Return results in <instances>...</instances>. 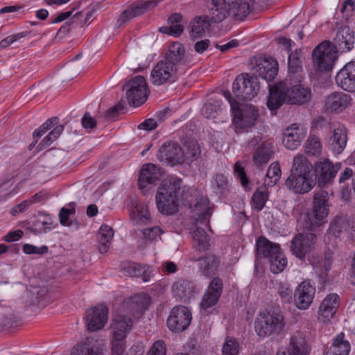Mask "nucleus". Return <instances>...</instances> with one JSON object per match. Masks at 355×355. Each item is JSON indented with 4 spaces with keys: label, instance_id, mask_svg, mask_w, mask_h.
<instances>
[{
    "label": "nucleus",
    "instance_id": "obj_20",
    "mask_svg": "<svg viewBox=\"0 0 355 355\" xmlns=\"http://www.w3.org/2000/svg\"><path fill=\"white\" fill-rule=\"evenodd\" d=\"M306 135V128L302 125L293 123L284 131L282 143L286 148L293 150L300 146L302 141Z\"/></svg>",
    "mask_w": 355,
    "mask_h": 355
},
{
    "label": "nucleus",
    "instance_id": "obj_55",
    "mask_svg": "<svg viewBox=\"0 0 355 355\" xmlns=\"http://www.w3.org/2000/svg\"><path fill=\"white\" fill-rule=\"evenodd\" d=\"M347 227V223L343 218H336L331 223L329 232L335 236H338Z\"/></svg>",
    "mask_w": 355,
    "mask_h": 355
},
{
    "label": "nucleus",
    "instance_id": "obj_11",
    "mask_svg": "<svg viewBox=\"0 0 355 355\" xmlns=\"http://www.w3.org/2000/svg\"><path fill=\"white\" fill-rule=\"evenodd\" d=\"M250 69L267 81L275 79L278 72V64L272 57L257 58L251 60Z\"/></svg>",
    "mask_w": 355,
    "mask_h": 355
},
{
    "label": "nucleus",
    "instance_id": "obj_8",
    "mask_svg": "<svg viewBox=\"0 0 355 355\" xmlns=\"http://www.w3.org/2000/svg\"><path fill=\"white\" fill-rule=\"evenodd\" d=\"M233 121L241 128L254 126L259 117V110L251 104L239 106V103H232Z\"/></svg>",
    "mask_w": 355,
    "mask_h": 355
},
{
    "label": "nucleus",
    "instance_id": "obj_58",
    "mask_svg": "<svg viewBox=\"0 0 355 355\" xmlns=\"http://www.w3.org/2000/svg\"><path fill=\"white\" fill-rule=\"evenodd\" d=\"M141 233L145 240L151 242L156 241L163 233V231L159 227L154 226L141 230Z\"/></svg>",
    "mask_w": 355,
    "mask_h": 355
},
{
    "label": "nucleus",
    "instance_id": "obj_43",
    "mask_svg": "<svg viewBox=\"0 0 355 355\" xmlns=\"http://www.w3.org/2000/svg\"><path fill=\"white\" fill-rule=\"evenodd\" d=\"M194 248L199 251H205L209 246V239L202 228L198 227L193 232Z\"/></svg>",
    "mask_w": 355,
    "mask_h": 355
},
{
    "label": "nucleus",
    "instance_id": "obj_57",
    "mask_svg": "<svg viewBox=\"0 0 355 355\" xmlns=\"http://www.w3.org/2000/svg\"><path fill=\"white\" fill-rule=\"evenodd\" d=\"M158 1L155 0L148 1L144 3H141L137 5L130 6L137 17L141 15L144 12L149 10L150 8L155 7Z\"/></svg>",
    "mask_w": 355,
    "mask_h": 355
},
{
    "label": "nucleus",
    "instance_id": "obj_35",
    "mask_svg": "<svg viewBox=\"0 0 355 355\" xmlns=\"http://www.w3.org/2000/svg\"><path fill=\"white\" fill-rule=\"evenodd\" d=\"M214 7L209 10L208 19L211 23H218L230 17L229 7L225 0H212Z\"/></svg>",
    "mask_w": 355,
    "mask_h": 355
},
{
    "label": "nucleus",
    "instance_id": "obj_52",
    "mask_svg": "<svg viewBox=\"0 0 355 355\" xmlns=\"http://www.w3.org/2000/svg\"><path fill=\"white\" fill-rule=\"evenodd\" d=\"M266 177L270 179L268 184H275L281 177V168L278 162L272 163L268 168Z\"/></svg>",
    "mask_w": 355,
    "mask_h": 355
},
{
    "label": "nucleus",
    "instance_id": "obj_36",
    "mask_svg": "<svg viewBox=\"0 0 355 355\" xmlns=\"http://www.w3.org/2000/svg\"><path fill=\"white\" fill-rule=\"evenodd\" d=\"M71 355H103L102 350L96 345V340L87 338L83 343L77 344Z\"/></svg>",
    "mask_w": 355,
    "mask_h": 355
},
{
    "label": "nucleus",
    "instance_id": "obj_62",
    "mask_svg": "<svg viewBox=\"0 0 355 355\" xmlns=\"http://www.w3.org/2000/svg\"><path fill=\"white\" fill-rule=\"evenodd\" d=\"M166 345L162 340H158L154 343L147 353V355H166Z\"/></svg>",
    "mask_w": 355,
    "mask_h": 355
},
{
    "label": "nucleus",
    "instance_id": "obj_53",
    "mask_svg": "<svg viewBox=\"0 0 355 355\" xmlns=\"http://www.w3.org/2000/svg\"><path fill=\"white\" fill-rule=\"evenodd\" d=\"M58 122L57 117H53L48 119L44 123H43L39 128L36 129L33 133V138L35 143L37 142V139L41 137L44 133L54 127Z\"/></svg>",
    "mask_w": 355,
    "mask_h": 355
},
{
    "label": "nucleus",
    "instance_id": "obj_12",
    "mask_svg": "<svg viewBox=\"0 0 355 355\" xmlns=\"http://www.w3.org/2000/svg\"><path fill=\"white\" fill-rule=\"evenodd\" d=\"M191 313L184 306H175L172 309L167 320V326L174 331L185 330L191 320Z\"/></svg>",
    "mask_w": 355,
    "mask_h": 355
},
{
    "label": "nucleus",
    "instance_id": "obj_9",
    "mask_svg": "<svg viewBox=\"0 0 355 355\" xmlns=\"http://www.w3.org/2000/svg\"><path fill=\"white\" fill-rule=\"evenodd\" d=\"M178 69L173 64L162 60L153 68L150 73V82L159 86L174 82L177 78Z\"/></svg>",
    "mask_w": 355,
    "mask_h": 355
},
{
    "label": "nucleus",
    "instance_id": "obj_48",
    "mask_svg": "<svg viewBox=\"0 0 355 355\" xmlns=\"http://www.w3.org/2000/svg\"><path fill=\"white\" fill-rule=\"evenodd\" d=\"M268 198V190L266 187H261L257 189L252 196L253 207L257 211L261 210Z\"/></svg>",
    "mask_w": 355,
    "mask_h": 355
},
{
    "label": "nucleus",
    "instance_id": "obj_56",
    "mask_svg": "<svg viewBox=\"0 0 355 355\" xmlns=\"http://www.w3.org/2000/svg\"><path fill=\"white\" fill-rule=\"evenodd\" d=\"M310 262L321 275H327L331 266V261L327 258L317 261L310 260Z\"/></svg>",
    "mask_w": 355,
    "mask_h": 355
},
{
    "label": "nucleus",
    "instance_id": "obj_47",
    "mask_svg": "<svg viewBox=\"0 0 355 355\" xmlns=\"http://www.w3.org/2000/svg\"><path fill=\"white\" fill-rule=\"evenodd\" d=\"M271 150L269 147L262 144L259 146L254 153L252 160L257 166L266 164L270 157Z\"/></svg>",
    "mask_w": 355,
    "mask_h": 355
},
{
    "label": "nucleus",
    "instance_id": "obj_59",
    "mask_svg": "<svg viewBox=\"0 0 355 355\" xmlns=\"http://www.w3.org/2000/svg\"><path fill=\"white\" fill-rule=\"evenodd\" d=\"M278 294L284 302H290L292 299L293 291L290 285L286 282H281L278 284Z\"/></svg>",
    "mask_w": 355,
    "mask_h": 355
},
{
    "label": "nucleus",
    "instance_id": "obj_61",
    "mask_svg": "<svg viewBox=\"0 0 355 355\" xmlns=\"http://www.w3.org/2000/svg\"><path fill=\"white\" fill-rule=\"evenodd\" d=\"M234 174L236 175V177L239 179L241 184L242 186L245 188H247V187L249 184L248 179L247 178L245 169L241 166V163L239 162H236L234 166Z\"/></svg>",
    "mask_w": 355,
    "mask_h": 355
},
{
    "label": "nucleus",
    "instance_id": "obj_22",
    "mask_svg": "<svg viewBox=\"0 0 355 355\" xmlns=\"http://www.w3.org/2000/svg\"><path fill=\"white\" fill-rule=\"evenodd\" d=\"M223 288L222 279L218 277H214L203 295L200 303L201 308L205 310L216 304L222 294Z\"/></svg>",
    "mask_w": 355,
    "mask_h": 355
},
{
    "label": "nucleus",
    "instance_id": "obj_32",
    "mask_svg": "<svg viewBox=\"0 0 355 355\" xmlns=\"http://www.w3.org/2000/svg\"><path fill=\"white\" fill-rule=\"evenodd\" d=\"M175 295L184 302L189 300L196 293L195 284L187 279H178L173 286Z\"/></svg>",
    "mask_w": 355,
    "mask_h": 355
},
{
    "label": "nucleus",
    "instance_id": "obj_24",
    "mask_svg": "<svg viewBox=\"0 0 355 355\" xmlns=\"http://www.w3.org/2000/svg\"><path fill=\"white\" fill-rule=\"evenodd\" d=\"M352 98L343 92H334L327 96L323 101L324 109L327 112H340L351 105Z\"/></svg>",
    "mask_w": 355,
    "mask_h": 355
},
{
    "label": "nucleus",
    "instance_id": "obj_40",
    "mask_svg": "<svg viewBox=\"0 0 355 355\" xmlns=\"http://www.w3.org/2000/svg\"><path fill=\"white\" fill-rule=\"evenodd\" d=\"M198 261L200 270L205 276H212L217 272L219 261L215 255H207L199 259Z\"/></svg>",
    "mask_w": 355,
    "mask_h": 355
},
{
    "label": "nucleus",
    "instance_id": "obj_51",
    "mask_svg": "<svg viewBox=\"0 0 355 355\" xmlns=\"http://www.w3.org/2000/svg\"><path fill=\"white\" fill-rule=\"evenodd\" d=\"M239 344L236 339L227 338L222 349L223 355H238L239 352Z\"/></svg>",
    "mask_w": 355,
    "mask_h": 355
},
{
    "label": "nucleus",
    "instance_id": "obj_60",
    "mask_svg": "<svg viewBox=\"0 0 355 355\" xmlns=\"http://www.w3.org/2000/svg\"><path fill=\"white\" fill-rule=\"evenodd\" d=\"M288 70L291 73H296L301 69L300 53L296 51L288 56Z\"/></svg>",
    "mask_w": 355,
    "mask_h": 355
},
{
    "label": "nucleus",
    "instance_id": "obj_15",
    "mask_svg": "<svg viewBox=\"0 0 355 355\" xmlns=\"http://www.w3.org/2000/svg\"><path fill=\"white\" fill-rule=\"evenodd\" d=\"M340 167V164H334L327 158H321L315 162V170L318 177V184L324 187L331 183Z\"/></svg>",
    "mask_w": 355,
    "mask_h": 355
},
{
    "label": "nucleus",
    "instance_id": "obj_18",
    "mask_svg": "<svg viewBox=\"0 0 355 355\" xmlns=\"http://www.w3.org/2000/svg\"><path fill=\"white\" fill-rule=\"evenodd\" d=\"M107 308L103 305L87 310L85 320L88 330L95 331L104 327L107 321Z\"/></svg>",
    "mask_w": 355,
    "mask_h": 355
},
{
    "label": "nucleus",
    "instance_id": "obj_63",
    "mask_svg": "<svg viewBox=\"0 0 355 355\" xmlns=\"http://www.w3.org/2000/svg\"><path fill=\"white\" fill-rule=\"evenodd\" d=\"M26 35L27 33L25 32L9 35L0 42V48L5 49L11 45L15 41H17Z\"/></svg>",
    "mask_w": 355,
    "mask_h": 355
},
{
    "label": "nucleus",
    "instance_id": "obj_10",
    "mask_svg": "<svg viewBox=\"0 0 355 355\" xmlns=\"http://www.w3.org/2000/svg\"><path fill=\"white\" fill-rule=\"evenodd\" d=\"M316 240V236L313 233H300L293 239L291 251L296 257L303 260L315 249Z\"/></svg>",
    "mask_w": 355,
    "mask_h": 355
},
{
    "label": "nucleus",
    "instance_id": "obj_13",
    "mask_svg": "<svg viewBox=\"0 0 355 355\" xmlns=\"http://www.w3.org/2000/svg\"><path fill=\"white\" fill-rule=\"evenodd\" d=\"M181 146L177 143H164L159 149L158 159L167 165L174 166L184 163Z\"/></svg>",
    "mask_w": 355,
    "mask_h": 355
},
{
    "label": "nucleus",
    "instance_id": "obj_39",
    "mask_svg": "<svg viewBox=\"0 0 355 355\" xmlns=\"http://www.w3.org/2000/svg\"><path fill=\"white\" fill-rule=\"evenodd\" d=\"M181 150L184 157V163L188 164L196 160L201 153L198 143L193 139L185 141L182 146H181Z\"/></svg>",
    "mask_w": 355,
    "mask_h": 355
},
{
    "label": "nucleus",
    "instance_id": "obj_25",
    "mask_svg": "<svg viewBox=\"0 0 355 355\" xmlns=\"http://www.w3.org/2000/svg\"><path fill=\"white\" fill-rule=\"evenodd\" d=\"M354 44V33L348 26L339 28L333 40V46L338 51H350Z\"/></svg>",
    "mask_w": 355,
    "mask_h": 355
},
{
    "label": "nucleus",
    "instance_id": "obj_17",
    "mask_svg": "<svg viewBox=\"0 0 355 355\" xmlns=\"http://www.w3.org/2000/svg\"><path fill=\"white\" fill-rule=\"evenodd\" d=\"M150 303V297L145 293H139L129 299H126L123 304V311L134 317H139L148 309Z\"/></svg>",
    "mask_w": 355,
    "mask_h": 355
},
{
    "label": "nucleus",
    "instance_id": "obj_28",
    "mask_svg": "<svg viewBox=\"0 0 355 355\" xmlns=\"http://www.w3.org/2000/svg\"><path fill=\"white\" fill-rule=\"evenodd\" d=\"M162 175L161 168L155 164L148 163L143 165L139 177V187L145 189L148 184H155Z\"/></svg>",
    "mask_w": 355,
    "mask_h": 355
},
{
    "label": "nucleus",
    "instance_id": "obj_2",
    "mask_svg": "<svg viewBox=\"0 0 355 355\" xmlns=\"http://www.w3.org/2000/svg\"><path fill=\"white\" fill-rule=\"evenodd\" d=\"M182 184V179L178 177L171 176L163 181L155 196L159 212L165 215H171L178 211V194Z\"/></svg>",
    "mask_w": 355,
    "mask_h": 355
},
{
    "label": "nucleus",
    "instance_id": "obj_45",
    "mask_svg": "<svg viewBox=\"0 0 355 355\" xmlns=\"http://www.w3.org/2000/svg\"><path fill=\"white\" fill-rule=\"evenodd\" d=\"M131 219L135 225H147L150 222V213L145 206H137L131 213Z\"/></svg>",
    "mask_w": 355,
    "mask_h": 355
},
{
    "label": "nucleus",
    "instance_id": "obj_26",
    "mask_svg": "<svg viewBox=\"0 0 355 355\" xmlns=\"http://www.w3.org/2000/svg\"><path fill=\"white\" fill-rule=\"evenodd\" d=\"M337 84L344 90L352 92L355 91V62L347 63L337 73Z\"/></svg>",
    "mask_w": 355,
    "mask_h": 355
},
{
    "label": "nucleus",
    "instance_id": "obj_49",
    "mask_svg": "<svg viewBox=\"0 0 355 355\" xmlns=\"http://www.w3.org/2000/svg\"><path fill=\"white\" fill-rule=\"evenodd\" d=\"M182 21V16L178 13H174L168 18L171 35L179 36L182 33L184 30Z\"/></svg>",
    "mask_w": 355,
    "mask_h": 355
},
{
    "label": "nucleus",
    "instance_id": "obj_27",
    "mask_svg": "<svg viewBox=\"0 0 355 355\" xmlns=\"http://www.w3.org/2000/svg\"><path fill=\"white\" fill-rule=\"evenodd\" d=\"M121 270L124 275L132 277H141L144 282L150 281L153 270L148 266H141L135 262H123Z\"/></svg>",
    "mask_w": 355,
    "mask_h": 355
},
{
    "label": "nucleus",
    "instance_id": "obj_34",
    "mask_svg": "<svg viewBox=\"0 0 355 355\" xmlns=\"http://www.w3.org/2000/svg\"><path fill=\"white\" fill-rule=\"evenodd\" d=\"M350 349L349 341L345 339V334L341 332L333 339L332 344L327 348L324 355H348Z\"/></svg>",
    "mask_w": 355,
    "mask_h": 355
},
{
    "label": "nucleus",
    "instance_id": "obj_19",
    "mask_svg": "<svg viewBox=\"0 0 355 355\" xmlns=\"http://www.w3.org/2000/svg\"><path fill=\"white\" fill-rule=\"evenodd\" d=\"M286 187L292 192L304 194L310 191L315 185V177L291 173L285 182Z\"/></svg>",
    "mask_w": 355,
    "mask_h": 355
},
{
    "label": "nucleus",
    "instance_id": "obj_23",
    "mask_svg": "<svg viewBox=\"0 0 355 355\" xmlns=\"http://www.w3.org/2000/svg\"><path fill=\"white\" fill-rule=\"evenodd\" d=\"M340 297L337 294L328 295L320 303L318 310V320L328 323L333 318L339 304Z\"/></svg>",
    "mask_w": 355,
    "mask_h": 355
},
{
    "label": "nucleus",
    "instance_id": "obj_14",
    "mask_svg": "<svg viewBox=\"0 0 355 355\" xmlns=\"http://www.w3.org/2000/svg\"><path fill=\"white\" fill-rule=\"evenodd\" d=\"M311 350L305 334L297 330L291 334L286 352H278L277 355H309Z\"/></svg>",
    "mask_w": 355,
    "mask_h": 355
},
{
    "label": "nucleus",
    "instance_id": "obj_38",
    "mask_svg": "<svg viewBox=\"0 0 355 355\" xmlns=\"http://www.w3.org/2000/svg\"><path fill=\"white\" fill-rule=\"evenodd\" d=\"M114 236L112 228L107 225H103L98 234V250L100 253H106L110 248L111 241Z\"/></svg>",
    "mask_w": 355,
    "mask_h": 355
},
{
    "label": "nucleus",
    "instance_id": "obj_37",
    "mask_svg": "<svg viewBox=\"0 0 355 355\" xmlns=\"http://www.w3.org/2000/svg\"><path fill=\"white\" fill-rule=\"evenodd\" d=\"M257 256L258 258H267L278 252L280 247L278 244L272 243L264 237H261L257 241Z\"/></svg>",
    "mask_w": 355,
    "mask_h": 355
},
{
    "label": "nucleus",
    "instance_id": "obj_3",
    "mask_svg": "<svg viewBox=\"0 0 355 355\" xmlns=\"http://www.w3.org/2000/svg\"><path fill=\"white\" fill-rule=\"evenodd\" d=\"M285 325L284 316L281 312H261L254 321L255 331L263 338L279 334Z\"/></svg>",
    "mask_w": 355,
    "mask_h": 355
},
{
    "label": "nucleus",
    "instance_id": "obj_4",
    "mask_svg": "<svg viewBox=\"0 0 355 355\" xmlns=\"http://www.w3.org/2000/svg\"><path fill=\"white\" fill-rule=\"evenodd\" d=\"M329 193L324 190H320L314 194L311 213L305 217V227L313 230L324 223V219L329 212Z\"/></svg>",
    "mask_w": 355,
    "mask_h": 355
},
{
    "label": "nucleus",
    "instance_id": "obj_30",
    "mask_svg": "<svg viewBox=\"0 0 355 355\" xmlns=\"http://www.w3.org/2000/svg\"><path fill=\"white\" fill-rule=\"evenodd\" d=\"M229 7L230 17L236 20L244 19L250 12L249 0H225Z\"/></svg>",
    "mask_w": 355,
    "mask_h": 355
},
{
    "label": "nucleus",
    "instance_id": "obj_29",
    "mask_svg": "<svg viewBox=\"0 0 355 355\" xmlns=\"http://www.w3.org/2000/svg\"><path fill=\"white\" fill-rule=\"evenodd\" d=\"M163 60L173 64L178 69H179L180 65L187 64V60L185 56V49L183 44L178 42H173L168 46Z\"/></svg>",
    "mask_w": 355,
    "mask_h": 355
},
{
    "label": "nucleus",
    "instance_id": "obj_7",
    "mask_svg": "<svg viewBox=\"0 0 355 355\" xmlns=\"http://www.w3.org/2000/svg\"><path fill=\"white\" fill-rule=\"evenodd\" d=\"M123 90H125L129 104L134 107L144 104L149 94L146 79L141 76H137L129 80L123 86Z\"/></svg>",
    "mask_w": 355,
    "mask_h": 355
},
{
    "label": "nucleus",
    "instance_id": "obj_50",
    "mask_svg": "<svg viewBox=\"0 0 355 355\" xmlns=\"http://www.w3.org/2000/svg\"><path fill=\"white\" fill-rule=\"evenodd\" d=\"M64 125H56L40 143L38 147L40 149L50 146L55 139H57L63 132Z\"/></svg>",
    "mask_w": 355,
    "mask_h": 355
},
{
    "label": "nucleus",
    "instance_id": "obj_54",
    "mask_svg": "<svg viewBox=\"0 0 355 355\" xmlns=\"http://www.w3.org/2000/svg\"><path fill=\"white\" fill-rule=\"evenodd\" d=\"M220 103L221 102L216 101L214 103H205L202 109L203 114L208 119L215 118L218 114V112L221 110Z\"/></svg>",
    "mask_w": 355,
    "mask_h": 355
},
{
    "label": "nucleus",
    "instance_id": "obj_21",
    "mask_svg": "<svg viewBox=\"0 0 355 355\" xmlns=\"http://www.w3.org/2000/svg\"><path fill=\"white\" fill-rule=\"evenodd\" d=\"M133 326L132 319L124 314H116L110 324V331L113 338L123 340L130 332Z\"/></svg>",
    "mask_w": 355,
    "mask_h": 355
},
{
    "label": "nucleus",
    "instance_id": "obj_1",
    "mask_svg": "<svg viewBox=\"0 0 355 355\" xmlns=\"http://www.w3.org/2000/svg\"><path fill=\"white\" fill-rule=\"evenodd\" d=\"M311 90L301 85L288 87L280 83L270 88L267 105L270 110H276L283 104L303 105L310 101Z\"/></svg>",
    "mask_w": 355,
    "mask_h": 355
},
{
    "label": "nucleus",
    "instance_id": "obj_6",
    "mask_svg": "<svg viewBox=\"0 0 355 355\" xmlns=\"http://www.w3.org/2000/svg\"><path fill=\"white\" fill-rule=\"evenodd\" d=\"M232 91L238 98L246 101L252 100L259 91L257 78L249 73L239 75L232 84Z\"/></svg>",
    "mask_w": 355,
    "mask_h": 355
},
{
    "label": "nucleus",
    "instance_id": "obj_44",
    "mask_svg": "<svg viewBox=\"0 0 355 355\" xmlns=\"http://www.w3.org/2000/svg\"><path fill=\"white\" fill-rule=\"evenodd\" d=\"M304 152L307 155L319 156L322 152V144L318 137L311 135L304 144Z\"/></svg>",
    "mask_w": 355,
    "mask_h": 355
},
{
    "label": "nucleus",
    "instance_id": "obj_41",
    "mask_svg": "<svg viewBox=\"0 0 355 355\" xmlns=\"http://www.w3.org/2000/svg\"><path fill=\"white\" fill-rule=\"evenodd\" d=\"M209 20L208 17L198 16L193 19L190 22L189 33L192 37H201L205 33L208 26H209Z\"/></svg>",
    "mask_w": 355,
    "mask_h": 355
},
{
    "label": "nucleus",
    "instance_id": "obj_46",
    "mask_svg": "<svg viewBox=\"0 0 355 355\" xmlns=\"http://www.w3.org/2000/svg\"><path fill=\"white\" fill-rule=\"evenodd\" d=\"M270 263V270L273 273H279L285 268L287 265V259L281 251L278 250L275 255L268 259Z\"/></svg>",
    "mask_w": 355,
    "mask_h": 355
},
{
    "label": "nucleus",
    "instance_id": "obj_64",
    "mask_svg": "<svg viewBox=\"0 0 355 355\" xmlns=\"http://www.w3.org/2000/svg\"><path fill=\"white\" fill-rule=\"evenodd\" d=\"M135 11L132 9L130 6L128 7L120 15L119 18L118 19V24L119 26H123L125 24H126L128 21L131 20L132 19L136 17Z\"/></svg>",
    "mask_w": 355,
    "mask_h": 355
},
{
    "label": "nucleus",
    "instance_id": "obj_42",
    "mask_svg": "<svg viewBox=\"0 0 355 355\" xmlns=\"http://www.w3.org/2000/svg\"><path fill=\"white\" fill-rule=\"evenodd\" d=\"M211 215L209 200L207 198H201L193 209V218L196 220L203 221L209 219Z\"/></svg>",
    "mask_w": 355,
    "mask_h": 355
},
{
    "label": "nucleus",
    "instance_id": "obj_31",
    "mask_svg": "<svg viewBox=\"0 0 355 355\" xmlns=\"http://www.w3.org/2000/svg\"><path fill=\"white\" fill-rule=\"evenodd\" d=\"M311 162L302 154H297L293 159L291 173L315 177Z\"/></svg>",
    "mask_w": 355,
    "mask_h": 355
},
{
    "label": "nucleus",
    "instance_id": "obj_5",
    "mask_svg": "<svg viewBox=\"0 0 355 355\" xmlns=\"http://www.w3.org/2000/svg\"><path fill=\"white\" fill-rule=\"evenodd\" d=\"M338 51L329 40L322 41L312 52L313 64L318 71H329L337 58Z\"/></svg>",
    "mask_w": 355,
    "mask_h": 355
},
{
    "label": "nucleus",
    "instance_id": "obj_33",
    "mask_svg": "<svg viewBox=\"0 0 355 355\" xmlns=\"http://www.w3.org/2000/svg\"><path fill=\"white\" fill-rule=\"evenodd\" d=\"M347 141V129L343 125L338 124L334 129L330 137V146L335 153H340L345 149Z\"/></svg>",
    "mask_w": 355,
    "mask_h": 355
},
{
    "label": "nucleus",
    "instance_id": "obj_16",
    "mask_svg": "<svg viewBox=\"0 0 355 355\" xmlns=\"http://www.w3.org/2000/svg\"><path fill=\"white\" fill-rule=\"evenodd\" d=\"M315 289L308 280L301 282L294 293L295 306L300 310H306L312 304Z\"/></svg>",
    "mask_w": 355,
    "mask_h": 355
}]
</instances>
